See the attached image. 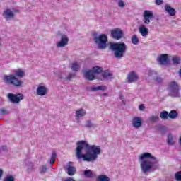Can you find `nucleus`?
Returning <instances> with one entry per match:
<instances>
[{"instance_id":"obj_4","label":"nucleus","mask_w":181,"mask_h":181,"mask_svg":"<svg viewBox=\"0 0 181 181\" xmlns=\"http://www.w3.org/2000/svg\"><path fill=\"white\" fill-rule=\"evenodd\" d=\"M110 49L114 52L115 59H122L127 52V45L125 42L112 43Z\"/></svg>"},{"instance_id":"obj_10","label":"nucleus","mask_w":181,"mask_h":181,"mask_svg":"<svg viewBox=\"0 0 181 181\" xmlns=\"http://www.w3.org/2000/svg\"><path fill=\"white\" fill-rule=\"evenodd\" d=\"M151 19H153V12L146 10L143 13V22L145 25H149L151 23Z\"/></svg>"},{"instance_id":"obj_27","label":"nucleus","mask_w":181,"mask_h":181,"mask_svg":"<svg viewBox=\"0 0 181 181\" xmlns=\"http://www.w3.org/2000/svg\"><path fill=\"white\" fill-rule=\"evenodd\" d=\"M110 179L105 175H100L98 177L96 181H110Z\"/></svg>"},{"instance_id":"obj_46","label":"nucleus","mask_w":181,"mask_h":181,"mask_svg":"<svg viewBox=\"0 0 181 181\" xmlns=\"http://www.w3.org/2000/svg\"><path fill=\"white\" fill-rule=\"evenodd\" d=\"M4 175V170L0 168V179Z\"/></svg>"},{"instance_id":"obj_12","label":"nucleus","mask_w":181,"mask_h":181,"mask_svg":"<svg viewBox=\"0 0 181 181\" xmlns=\"http://www.w3.org/2000/svg\"><path fill=\"white\" fill-rule=\"evenodd\" d=\"M3 17L6 21H11L15 18V13L11 9H6L3 13Z\"/></svg>"},{"instance_id":"obj_16","label":"nucleus","mask_w":181,"mask_h":181,"mask_svg":"<svg viewBox=\"0 0 181 181\" xmlns=\"http://www.w3.org/2000/svg\"><path fill=\"white\" fill-rule=\"evenodd\" d=\"M86 115H87V111L83 108L78 109L75 112L76 119H80V118H83V117H86Z\"/></svg>"},{"instance_id":"obj_5","label":"nucleus","mask_w":181,"mask_h":181,"mask_svg":"<svg viewBox=\"0 0 181 181\" xmlns=\"http://www.w3.org/2000/svg\"><path fill=\"white\" fill-rule=\"evenodd\" d=\"M93 41L97 45V47L100 50L107 49V42H108V37L105 34L96 35L93 37Z\"/></svg>"},{"instance_id":"obj_18","label":"nucleus","mask_w":181,"mask_h":181,"mask_svg":"<svg viewBox=\"0 0 181 181\" xmlns=\"http://www.w3.org/2000/svg\"><path fill=\"white\" fill-rule=\"evenodd\" d=\"M168 59V54H161L157 57V62H158L159 64H161V65L167 64Z\"/></svg>"},{"instance_id":"obj_30","label":"nucleus","mask_w":181,"mask_h":181,"mask_svg":"<svg viewBox=\"0 0 181 181\" xmlns=\"http://www.w3.org/2000/svg\"><path fill=\"white\" fill-rule=\"evenodd\" d=\"M180 57H177V56H174L173 57L172 61L173 64H175L176 66L177 64H180Z\"/></svg>"},{"instance_id":"obj_22","label":"nucleus","mask_w":181,"mask_h":181,"mask_svg":"<svg viewBox=\"0 0 181 181\" xmlns=\"http://www.w3.org/2000/svg\"><path fill=\"white\" fill-rule=\"evenodd\" d=\"M175 142H176V139L172 134H169L168 135V139H167V144L168 145H175Z\"/></svg>"},{"instance_id":"obj_25","label":"nucleus","mask_w":181,"mask_h":181,"mask_svg":"<svg viewBox=\"0 0 181 181\" xmlns=\"http://www.w3.org/2000/svg\"><path fill=\"white\" fill-rule=\"evenodd\" d=\"M160 118H161V119H169V112H168V111L163 110L160 113Z\"/></svg>"},{"instance_id":"obj_23","label":"nucleus","mask_w":181,"mask_h":181,"mask_svg":"<svg viewBox=\"0 0 181 181\" xmlns=\"http://www.w3.org/2000/svg\"><path fill=\"white\" fill-rule=\"evenodd\" d=\"M177 117H179V113H177L176 110H171L168 113V118H170V119H176Z\"/></svg>"},{"instance_id":"obj_20","label":"nucleus","mask_w":181,"mask_h":181,"mask_svg":"<svg viewBox=\"0 0 181 181\" xmlns=\"http://www.w3.org/2000/svg\"><path fill=\"white\" fill-rule=\"evenodd\" d=\"M165 12H167L170 16H175L176 15V10L172 8L169 4H166L164 7Z\"/></svg>"},{"instance_id":"obj_40","label":"nucleus","mask_w":181,"mask_h":181,"mask_svg":"<svg viewBox=\"0 0 181 181\" xmlns=\"http://www.w3.org/2000/svg\"><path fill=\"white\" fill-rule=\"evenodd\" d=\"M85 128H92L93 122L90 120H86Z\"/></svg>"},{"instance_id":"obj_33","label":"nucleus","mask_w":181,"mask_h":181,"mask_svg":"<svg viewBox=\"0 0 181 181\" xmlns=\"http://www.w3.org/2000/svg\"><path fill=\"white\" fill-rule=\"evenodd\" d=\"M83 175L86 177L91 178L93 177V172H91V170H86L84 171Z\"/></svg>"},{"instance_id":"obj_15","label":"nucleus","mask_w":181,"mask_h":181,"mask_svg":"<svg viewBox=\"0 0 181 181\" xmlns=\"http://www.w3.org/2000/svg\"><path fill=\"white\" fill-rule=\"evenodd\" d=\"M139 33L143 37H148V35H149V29L146 28L145 25L141 24L139 28Z\"/></svg>"},{"instance_id":"obj_41","label":"nucleus","mask_w":181,"mask_h":181,"mask_svg":"<svg viewBox=\"0 0 181 181\" xmlns=\"http://www.w3.org/2000/svg\"><path fill=\"white\" fill-rule=\"evenodd\" d=\"M4 181H15V177L13 175H8Z\"/></svg>"},{"instance_id":"obj_50","label":"nucleus","mask_w":181,"mask_h":181,"mask_svg":"<svg viewBox=\"0 0 181 181\" xmlns=\"http://www.w3.org/2000/svg\"><path fill=\"white\" fill-rule=\"evenodd\" d=\"M107 95V93H103V95Z\"/></svg>"},{"instance_id":"obj_24","label":"nucleus","mask_w":181,"mask_h":181,"mask_svg":"<svg viewBox=\"0 0 181 181\" xmlns=\"http://www.w3.org/2000/svg\"><path fill=\"white\" fill-rule=\"evenodd\" d=\"M80 64L78 62H73L71 66V70L72 71H78L80 70Z\"/></svg>"},{"instance_id":"obj_38","label":"nucleus","mask_w":181,"mask_h":181,"mask_svg":"<svg viewBox=\"0 0 181 181\" xmlns=\"http://www.w3.org/2000/svg\"><path fill=\"white\" fill-rule=\"evenodd\" d=\"M73 77H74V74H73L72 73H69L68 75L64 78V80L66 81H70V80H71Z\"/></svg>"},{"instance_id":"obj_42","label":"nucleus","mask_w":181,"mask_h":181,"mask_svg":"<svg viewBox=\"0 0 181 181\" xmlns=\"http://www.w3.org/2000/svg\"><path fill=\"white\" fill-rule=\"evenodd\" d=\"M175 179L177 181H181V171L176 173Z\"/></svg>"},{"instance_id":"obj_8","label":"nucleus","mask_w":181,"mask_h":181,"mask_svg":"<svg viewBox=\"0 0 181 181\" xmlns=\"http://www.w3.org/2000/svg\"><path fill=\"white\" fill-rule=\"evenodd\" d=\"M69 37L66 34H62L60 36V40L57 42L56 47L57 49H62L66 47L69 45Z\"/></svg>"},{"instance_id":"obj_44","label":"nucleus","mask_w":181,"mask_h":181,"mask_svg":"<svg viewBox=\"0 0 181 181\" xmlns=\"http://www.w3.org/2000/svg\"><path fill=\"white\" fill-rule=\"evenodd\" d=\"M59 78H60L61 80H63V78H64V73L63 72H60L59 74L58 75Z\"/></svg>"},{"instance_id":"obj_26","label":"nucleus","mask_w":181,"mask_h":181,"mask_svg":"<svg viewBox=\"0 0 181 181\" xmlns=\"http://www.w3.org/2000/svg\"><path fill=\"white\" fill-rule=\"evenodd\" d=\"M67 173L69 176H74V175H76V168L69 165L67 168Z\"/></svg>"},{"instance_id":"obj_37","label":"nucleus","mask_w":181,"mask_h":181,"mask_svg":"<svg viewBox=\"0 0 181 181\" xmlns=\"http://www.w3.org/2000/svg\"><path fill=\"white\" fill-rule=\"evenodd\" d=\"M47 171V168H46V165H42V167L40 168V173L41 175H45L46 172Z\"/></svg>"},{"instance_id":"obj_49","label":"nucleus","mask_w":181,"mask_h":181,"mask_svg":"<svg viewBox=\"0 0 181 181\" xmlns=\"http://www.w3.org/2000/svg\"><path fill=\"white\" fill-rule=\"evenodd\" d=\"M65 181H76V180H73V178H71V177H69V178L65 180Z\"/></svg>"},{"instance_id":"obj_48","label":"nucleus","mask_w":181,"mask_h":181,"mask_svg":"<svg viewBox=\"0 0 181 181\" xmlns=\"http://www.w3.org/2000/svg\"><path fill=\"white\" fill-rule=\"evenodd\" d=\"M119 98L122 100V103H124V95H120Z\"/></svg>"},{"instance_id":"obj_32","label":"nucleus","mask_w":181,"mask_h":181,"mask_svg":"<svg viewBox=\"0 0 181 181\" xmlns=\"http://www.w3.org/2000/svg\"><path fill=\"white\" fill-rule=\"evenodd\" d=\"M33 163L30 162V161H26L25 162V168L28 170H33Z\"/></svg>"},{"instance_id":"obj_7","label":"nucleus","mask_w":181,"mask_h":181,"mask_svg":"<svg viewBox=\"0 0 181 181\" xmlns=\"http://www.w3.org/2000/svg\"><path fill=\"white\" fill-rule=\"evenodd\" d=\"M7 98L13 103V104H19L22 100H23V94L22 93H8L7 95Z\"/></svg>"},{"instance_id":"obj_36","label":"nucleus","mask_w":181,"mask_h":181,"mask_svg":"<svg viewBox=\"0 0 181 181\" xmlns=\"http://www.w3.org/2000/svg\"><path fill=\"white\" fill-rule=\"evenodd\" d=\"M158 119H159V117H158V116H155V115L151 116L148 118V121H150V122H156V121H158Z\"/></svg>"},{"instance_id":"obj_29","label":"nucleus","mask_w":181,"mask_h":181,"mask_svg":"<svg viewBox=\"0 0 181 181\" xmlns=\"http://www.w3.org/2000/svg\"><path fill=\"white\" fill-rule=\"evenodd\" d=\"M91 71L93 73V74H99L100 73H101L103 71V69L100 66H94L92 68Z\"/></svg>"},{"instance_id":"obj_43","label":"nucleus","mask_w":181,"mask_h":181,"mask_svg":"<svg viewBox=\"0 0 181 181\" xmlns=\"http://www.w3.org/2000/svg\"><path fill=\"white\" fill-rule=\"evenodd\" d=\"M156 5H162L163 4V0H155Z\"/></svg>"},{"instance_id":"obj_31","label":"nucleus","mask_w":181,"mask_h":181,"mask_svg":"<svg viewBox=\"0 0 181 181\" xmlns=\"http://www.w3.org/2000/svg\"><path fill=\"white\" fill-rule=\"evenodd\" d=\"M56 158H57L56 151H52V156H51V158L49 160V163H51V165H53V163H54V162L56 160Z\"/></svg>"},{"instance_id":"obj_47","label":"nucleus","mask_w":181,"mask_h":181,"mask_svg":"<svg viewBox=\"0 0 181 181\" xmlns=\"http://www.w3.org/2000/svg\"><path fill=\"white\" fill-rule=\"evenodd\" d=\"M2 151H8V148H7L6 146H2Z\"/></svg>"},{"instance_id":"obj_39","label":"nucleus","mask_w":181,"mask_h":181,"mask_svg":"<svg viewBox=\"0 0 181 181\" xmlns=\"http://www.w3.org/2000/svg\"><path fill=\"white\" fill-rule=\"evenodd\" d=\"M9 114V112L6 109H0V115L1 117H4V115H8Z\"/></svg>"},{"instance_id":"obj_45","label":"nucleus","mask_w":181,"mask_h":181,"mask_svg":"<svg viewBox=\"0 0 181 181\" xmlns=\"http://www.w3.org/2000/svg\"><path fill=\"white\" fill-rule=\"evenodd\" d=\"M139 109L140 110V111H144L145 110V105H144V104H141L139 106Z\"/></svg>"},{"instance_id":"obj_13","label":"nucleus","mask_w":181,"mask_h":181,"mask_svg":"<svg viewBox=\"0 0 181 181\" xmlns=\"http://www.w3.org/2000/svg\"><path fill=\"white\" fill-rule=\"evenodd\" d=\"M99 90L104 91L107 90V86H88L86 87V91H88L89 93H92L94 91H98Z\"/></svg>"},{"instance_id":"obj_3","label":"nucleus","mask_w":181,"mask_h":181,"mask_svg":"<svg viewBox=\"0 0 181 181\" xmlns=\"http://www.w3.org/2000/svg\"><path fill=\"white\" fill-rule=\"evenodd\" d=\"M23 77H25V70L17 69L14 70L12 74L5 76L4 80L6 84H10L13 87H23V81L21 79Z\"/></svg>"},{"instance_id":"obj_2","label":"nucleus","mask_w":181,"mask_h":181,"mask_svg":"<svg viewBox=\"0 0 181 181\" xmlns=\"http://www.w3.org/2000/svg\"><path fill=\"white\" fill-rule=\"evenodd\" d=\"M139 161L143 173L155 172L159 168V160L151 153H142L139 158Z\"/></svg>"},{"instance_id":"obj_6","label":"nucleus","mask_w":181,"mask_h":181,"mask_svg":"<svg viewBox=\"0 0 181 181\" xmlns=\"http://www.w3.org/2000/svg\"><path fill=\"white\" fill-rule=\"evenodd\" d=\"M168 95L172 97L173 98H179L180 97V87H179V84L175 81H172L168 85Z\"/></svg>"},{"instance_id":"obj_19","label":"nucleus","mask_w":181,"mask_h":181,"mask_svg":"<svg viewBox=\"0 0 181 181\" xmlns=\"http://www.w3.org/2000/svg\"><path fill=\"white\" fill-rule=\"evenodd\" d=\"M83 76L86 80H89V81H93L95 76H94V73L92 70L86 71L83 72Z\"/></svg>"},{"instance_id":"obj_9","label":"nucleus","mask_w":181,"mask_h":181,"mask_svg":"<svg viewBox=\"0 0 181 181\" xmlns=\"http://www.w3.org/2000/svg\"><path fill=\"white\" fill-rule=\"evenodd\" d=\"M110 36L115 40H119L124 37V32L119 28H115L110 31Z\"/></svg>"},{"instance_id":"obj_28","label":"nucleus","mask_w":181,"mask_h":181,"mask_svg":"<svg viewBox=\"0 0 181 181\" xmlns=\"http://www.w3.org/2000/svg\"><path fill=\"white\" fill-rule=\"evenodd\" d=\"M103 78H107V80H109V78H111L112 77V73L110 72L109 71H105L102 74Z\"/></svg>"},{"instance_id":"obj_14","label":"nucleus","mask_w":181,"mask_h":181,"mask_svg":"<svg viewBox=\"0 0 181 181\" xmlns=\"http://www.w3.org/2000/svg\"><path fill=\"white\" fill-rule=\"evenodd\" d=\"M37 95L43 97L47 94V88L44 86L39 85L36 90Z\"/></svg>"},{"instance_id":"obj_21","label":"nucleus","mask_w":181,"mask_h":181,"mask_svg":"<svg viewBox=\"0 0 181 181\" xmlns=\"http://www.w3.org/2000/svg\"><path fill=\"white\" fill-rule=\"evenodd\" d=\"M132 125L134 128H141L142 127V119L140 117L133 118Z\"/></svg>"},{"instance_id":"obj_35","label":"nucleus","mask_w":181,"mask_h":181,"mask_svg":"<svg viewBox=\"0 0 181 181\" xmlns=\"http://www.w3.org/2000/svg\"><path fill=\"white\" fill-rule=\"evenodd\" d=\"M115 2H117L119 8H124L125 6V3L122 0H114Z\"/></svg>"},{"instance_id":"obj_17","label":"nucleus","mask_w":181,"mask_h":181,"mask_svg":"<svg viewBox=\"0 0 181 181\" xmlns=\"http://www.w3.org/2000/svg\"><path fill=\"white\" fill-rule=\"evenodd\" d=\"M149 77H152L156 83H162V78L158 76V73L155 71H148Z\"/></svg>"},{"instance_id":"obj_11","label":"nucleus","mask_w":181,"mask_h":181,"mask_svg":"<svg viewBox=\"0 0 181 181\" xmlns=\"http://www.w3.org/2000/svg\"><path fill=\"white\" fill-rule=\"evenodd\" d=\"M139 78V76H138V74H136V72L131 71L127 74L126 81L129 84H131L132 83H136Z\"/></svg>"},{"instance_id":"obj_1","label":"nucleus","mask_w":181,"mask_h":181,"mask_svg":"<svg viewBox=\"0 0 181 181\" xmlns=\"http://www.w3.org/2000/svg\"><path fill=\"white\" fill-rule=\"evenodd\" d=\"M101 155V148L95 145H89L87 141L81 140L76 143L75 156L77 159H83V162L94 163Z\"/></svg>"},{"instance_id":"obj_34","label":"nucleus","mask_w":181,"mask_h":181,"mask_svg":"<svg viewBox=\"0 0 181 181\" xmlns=\"http://www.w3.org/2000/svg\"><path fill=\"white\" fill-rule=\"evenodd\" d=\"M132 43L133 45H138L139 43V39H138V36L134 35L132 37Z\"/></svg>"}]
</instances>
